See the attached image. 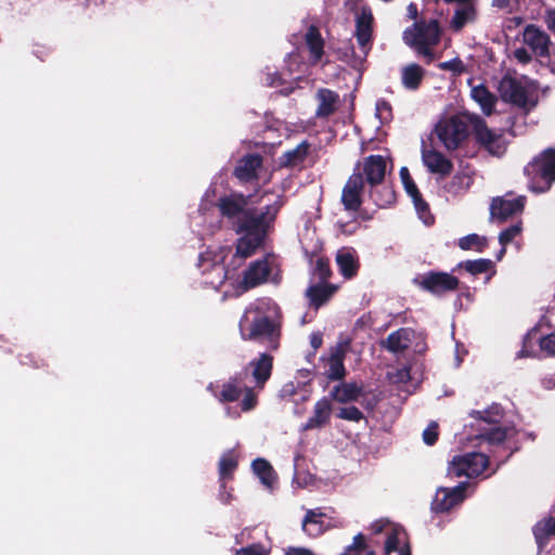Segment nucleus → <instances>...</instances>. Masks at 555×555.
<instances>
[{
    "label": "nucleus",
    "instance_id": "nucleus-1",
    "mask_svg": "<svg viewBox=\"0 0 555 555\" xmlns=\"http://www.w3.org/2000/svg\"><path fill=\"white\" fill-rule=\"evenodd\" d=\"M283 205L284 199L279 196L273 204L267 205L260 212L255 208L246 211L245 217L234 224L232 230L241 235L235 244L236 256L244 259L248 258L263 246L269 230Z\"/></svg>",
    "mask_w": 555,
    "mask_h": 555
},
{
    "label": "nucleus",
    "instance_id": "nucleus-2",
    "mask_svg": "<svg viewBox=\"0 0 555 555\" xmlns=\"http://www.w3.org/2000/svg\"><path fill=\"white\" fill-rule=\"evenodd\" d=\"M442 29L438 20L421 18L403 31L402 39L406 46L423 55L429 64L435 57L433 48L439 44Z\"/></svg>",
    "mask_w": 555,
    "mask_h": 555
},
{
    "label": "nucleus",
    "instance_id": "nucleus-3",
    "mask_svg": "<svg viewBox=\"0 0 555 555\" xmlns=\"http://www.w3.org/2000/svg\"><path fill=\"white\" fill-rule=\"evenodd\" d=\"M373 21V14L370 10H362L361 14L357 17L356 38L362 55L356 53L354 47L351 43L345 48L344 52L341 49L339 50L343 53L339 59L358 72H363L366 56L372 49Z\"/></svg>",
    "mask_w": 555,
    "mask_h": 555
},
{
    "label": "nucleus",
    "instance_id": "nucleus-4",
    "mask_svg": "<svg viewBox=\"0 0 555 555\" xmlns=\"http://www.w3.org/2000/svg\"><path fill=\"white\" fill-rule=\"evenodd\" d=\"M524 173L528 178L530 191L537 194L547 192L555 182V149L542 151L527 164Z\"/></svg>",
    "mask_w": 555,
    "mask_h": 555
},
{
    "label": "nucleus",
    "instance_id": "nucleus-5",
    "mask_svg": "<svg viewBox=\"0 0 555 555\" xmlns=\"http://www.w3.org/2000/svg\"><path fill=\"white\" fill-rule=\"evenodd\" d=\"M240 327L245 340H266L272 349H278L280 339V326L269 315L256 309L254 318L249 320L246 315L241 320Z\"/></svg>",
    "mask_w": 555,
    "mask_h": 555
},
{
    "label": "nucleus",
    "instance_id": "nucleus-6",
    "mask_svg": "<svg viewBox=\"0 0 555 555\" xmlns=\"http://www.w3.org/2000/svg\"><path fill=\"white\" fill-rule=\"evenodd\" d=\"M246 372H238L222 385L218 400L222 403L235 402L244 395L240 406L243 412L254 410L258 404V393L255 388L245 385Z\"/></svg>",
    "mask_w": 555,
    "mask_h": 555
},
{
    "label": "nucleus",
    "instance_id": "nucleus-7",
    "mask_svg": "<svg viewBox=\"0 0 555 555\" xmlns=\"http://www.w3.org/2000/svg\"><path fill=\"white\" fill-rule=\"evenodd\" d=\"M435 133L446 150L455 151L468 138L469 131L465 120L451 116L435 126Z\"/></svg>",
    "mask_w": 555,
    "mask_h": 555
},
{
    "label": "nucleus",
    "instance_id": "nucleus-8",
    "mask_svg": "<svg viewBox=\"0 0 555 555\" xmlns=\"http://www.w3.org/2000/svg\"><path fill=\"white\" fill-rule=\"evenodd\" d=\"M250 195H245L240 192H232L229 195L220 196L216 203L219 215L225 219L231 229L234 228L236 222L241 221L251 208L248 207Z\"/></svg>",
    "mask_w": 555,
    "mask_h": 555
},
{
    "label": "nucleus",
    "instance_id": "nucleus-9",
    "mask_svg": "<svg viewBox=\"0 0 555 555\" xmlns=\"http://www.w3.org/2000/svg\"><path fill=\"white\" fill-rule=\"evenodd\" d=\"M489 465L487 455L479 452H472L454 456L449 466V474L454 477L466 476L474 478L481 475Z\"/></svg>",
    "mask_w": 555,
    "mask_h": 555
},
{
    "label": "nucleus",
    "instance_id": "nucleus-10",
    "mask_svg": "<svg viewBox=\"0 0 555 555\" xmlns=\"http://www.w3.org/2000/svg\"><path fill=\"white\" fill-rule=\"evenodd\" d=\"M499 91L503 101L520 108L532 109L538 104V99H531L522 83L513 77H504L500 81Z\"/></svg>",
    "mask_w": 555,
    "mask_h": 555
},
{
    "label": "nucleus",
    "instance_id": "nucleus-11",
    "mask_svg": "<svg viewBox=\"0 0 555 555\" xmlns=\"http://www.w3.org/2000/svg\"><path fill=\"white\" fill-rule=\"evenodd\" d=\"M459 284L460 281L456 276L440 271H429L418 282L422 289L436 296L456 291Z\"/></svg>",
    "mask_w": 555,
    "mask_h": 555
},
{
    "label": "nucleus",
    "instance_id": "nucleus-12",
    "mask_svg": "<svg viewBox=\"0 0 555 555\" xmlns=\"http://www.w3.org/2000/svg\"><path fill=\"white\" fill-rule=\"evenodd\" d=\"M473 133L476 142L491 155L501 156L505 152L506 146L502 134L491 130L483 119H476L473 125Z\"/></svg>",
    "mask_w": 555,
    "mask_h": 555
},
{
    "label": "nucleus",
    "instance_id": "nucleus-13",
    "mask_svg": "<svg viewBox=\"0 0 555 555\" xmlns=\"http://www.w3.org/2000/svg\"><path fill=\"white\" fill-rule=\"evenodd\" d=\"M527 198L519 195L515 198H506V196H498L491 201L490 216L498 222H504L513 216L524 211Z\"/></svg>",
    "mask_w": 555,
    "mask_h": 555
},
{
    "label": "nucleus",
    "instance_id": "nucleus-14",
    "mask_svg": "<svg viewBox=\"0 0 555 555\" xmlns=\"http://www.w3.org/2000/svg\"><path fill=\"white\" fill-rule=\"evenodd\" d=\"M271 274V266L267 257L251 261L244 270L240 288L244 292L264 284Z\"/></svg>",
    "mask_w": 555,
    "mask_h": 555
},
{
    "label": "nucleus",
    "instance_id": "nucleus-15",
    "mask_svg": "<svg viewBox=\"0 0 555 555\" xmlns=\"http://www.w3.org/2000/svg\"><path fill=\"white\" fill-rule=\"evenodd\" d=\"M466 489L467 482H461L451 489L439 488L431 502V511L437 514L449 512L464 501Z\"/></svg>",
    "mask_w": 555,
    "mask_h": 555
},
{
    "label": "nucleus",
    "instance_id": "nucleus-16",
    "mask_svg": "<svg viewBox=\"0 0 555 555\" xmlns=\"http://www.w3.org/2000/svg\"><path fill=\"white\" fill-rule=\"evenodd\" d=\"M386 160L382 155H370L364 158L362 166L358 164L353 172L362 175L364 184L375 186L385 180Z\"/></svg>",
    "mask_w": 555,
    "mask_h": 555
},
{
    "label": "nucleus",
    "instance_id": "nucleus-17",
    "mask_svg": "<svg viewBox=\"0 0 555 555\" xmlns=\"http://www.w3.org/2000/svg\"><path fill=\"white\" fill-rule=\"evenodd\" d=\"M364 190V180L359 172H352L348 178L341 192V204L347 211H359L362 201V193Z\"/></svg>",
    "mask_w": 555,
    "mask_h": 555
},
{
    "label": "nucleus",
    "instance_id": "nucleus-18",
    "mask_svg": "<svg viewBox=\"0 0 555 555\" xmlns=\"http://www.w3.org/2000/svg\"><path fill=\"white\" fill-rule=\"evenodd\" d=\"M422 162L430 173L437 175L440 179L450 176L454 168L452 160L444 154L425 145L422 147Z\"/></svg>",
    "mask_w": 555,
    "mask_h": 555
},
{
    "label": "nucleus",
    "instance_id": "nucleus-19",
    "mask_svg": "<svg viewBox=\"0 0 555 555\" xmlns=\"http://www.w3.org/2000/svg\"><path fill=\"white\" fill-rule=\"evenodd\" d=\"M272 371L273 357L270 353L262 352L258 358L253 359L242 372H246L247 374L250 372L255 382L253 388H255V390H262L266 383L271 377Z\"/></svg>",
    "mask_w": 555,
    "mask_h": 555
},
{
    "label": "nucleus",
    "instance_id": "nucleus-20",
    "mask_svg": "<svg viewBox=\"0 0 555 555\" xmlns=\"http://www.w3.org/2000/svg\"><path fill=\"white\" fill-rule=\"evenodd\" d=\"M522 39L537 56L545 57L548 54L550 36L538 26L527 25L524 29Z\"/></svg>",
    "mask_w": 555,
    "mask_h": 555
},
{
    "label": "nucleus",
    "instance_id": "nucleus-21",
    "mask_svg": "<svg viewBox=\"0 0 555 555\" xmlns=\"http://www.w3.org/2000/svg\"><path fill=\"white\" fill-rule=\"evenodd\" d=\"M262 156L260 154H247L242 157L234 168L233 175L241 182H250L258 178L257 170L262 166Z\"/></svg>",
    "mask_w": 555,
    "mask_h": 555
},
{
    "label": "nucleus",
    "instance_id": "nucleus-22",
    "mask_svg": "<svg viewBox=\"0 0 555 555\" xmlns=\"http://www.w3.org/2000/svg\"><path fill=\"white\" fill-rule=\"evenodd\" d=\"M337 286L328 282H319L310 285L306 289V297L309 300V306L319 309L324 306L336 293Z\"/></svg>",
    "mask_w": 555,
    "mask_h": 555
},
{
    "label": "nucleus",
    "instance_id": "nucleus-23",
    "mask_svg": "<svg viewBox=\"0 0 555 555\" xmlns=\"http://www.w3.org/2000/svg\"><path fill=\"white\" fill-rule=\"evenodd\" d=\"M325 513L322 508L308 509L301 522L302 531L310 538H318L326 532L331 527L323 521Z\"/></svg>",
    "mask_w": 555,
    "mask_h": 555
},
{
    "label": "nucleus",
    "instance_id": "nucleus-24",
    "mask_svg": "<svg viewBox=\"0 0 555 555\" xmlns=\"http://www.w3.org/2000/svg\"><path fill=\"white\" fill-rule=\"evenodd\" d=\"M336 263L339 273L346 279H353L359 271L360 262L353 249L341 248L336 254Z\"/></svg>",
    "mask_w": 555,
    "mask_h": 555
},
{
    "label": "nucleus",
    "instance_id": "nucleus-25",
    "mask_svg": "<svg viewBox=\"0 0 555 555\" xmlns=\"http://www.w3.org/2000/svg\"><path fill=\"white\" fill-rule=\"evenodd\" d=\"M476 18L477 9L475 0H469L468 2H463L456 5L454 15L450 22V27L452 30L459 33L466 26V24L475 22Z\"/></svg>",
    "mask_w": 555,
    "mask_h": 555
},
{
    "label": "nucleus",
    "instance_id": "nucleus-26",
    "mask_svg": "<svg viewBox=\"0 0 555 555\" xmlns=\"http://www.w3.org/2000/svg\"><path fill=\"white\" fill-rule=\"evenodd\" d=\"M345 357L346 349L343 345L338 344L331 349V353L327 359L328 369L326 371V377L330 380L344 379L346 375V367L344 364Z\"/></svg>",
    "mask_w": 555,
    "mask_h": 555
},
{
    "label": "nucleus",
    "instance_id": "nucleus-27",
    "mask_svg": "<svg viewBox=\"0 0 555 555\" xmlns=\"http://www.w3.org/2000/svg\"><path fill=\"white\" fill-rule=\"evenodd\" d=\"M332 404L328 399L322 398L314 404L313 415L304 424V430L322 428L330 422Z\"/></svg>",
    "mask_w": 555,
    "mask_h": 555
},
{
    "label": "nucleus",
    "instance_id": "nucleus-28",
    "mask_svg": "<svg viewBox=\"0 0 555 555\" xmlns=\"http://www.w3.org/2000/svg\"><path fill=\"white\" fill-rule=\"evenodd\" d=\"M311 144L305 140L296 147L283 153L280 158V164L285 168H296L304 165L308 155L310 154Z\"/></svg>",
    "mask_w": 555,
    "mask_h": 555
},
{
    "label": "nucleus",
    "instance_id": "nucleus-29",
    "mask_svg": "<svg viewBox=\"0 0 555 555\" xmlns=\"http://www.w3.org/2000/svg\"><path fill=\"white\" fill-rule=\"evenodd\" d=\"M411 330L401 327L390 333L385 340L380 343L382 347L392 353H400L410 347Z\"/></svg>",
    "mask_w": 555,
    "mask_h": 555
},
{
    "label": "nucleus",
    "instance_id": "nucleus-30",
    "mask_svg": "<svg viewBox=\"0 0 555 555\" xmlns=\"http://www.w3.org/2000/svg\"><path fill=\"white\" fill-rule=\"evenodd\" d=\"M319 105L315 116L319 118H327L336 112L339 95L330 89H319L317 93Z\"/></svg>",
    "mask_w": 555,
    "mask_h": 555
},
{
    "label": "nucleus",
    "instance_id": "nucleus-31",
    "mask_svg": "<svg viewBox=\"0 0 555 555\" xmlns=\"http://www.w3.org/2000/svg\"><path fill=\"white\" fill-rule=\"evenodd\" d=\"M369 195L375 205L379 208H386L396 203L397 194L391 184L382 182L375 186H370Z\"/></svg>",
    "mask_w": 555,
    "mask_h": 555
},
{
    "label": "nucleus",
    "instance_id": "nucleus-32",
    "mask_svg": "<svg viewBox=\"0 0 555 555\" xmlns=\"http://www.w3.org/2000/svg\"><path fill=\"white\" fill-rule=\"evenodd\" d=\"M405 531L398 527H392L387 531L386 541L384 545L385 555H390L395 551H399L398 555H412L409 542H405L401 547V537H405Z\"/></svg>",
    "mask_w": 555,
    "mask_h": 555
},
{
    "label": "nucleus",
    "instance_id": "nucleus-33",
    "mask_svg": "<svg viewBox=\"0 0 555 555\" xmlns=\"http://www.w3.org/2000/svg\"><path fill=\"white\" fill-rule=\"evenodd\" d=\"M306 44L310 52V60L313 64L321 61L324 54V40L319 28L311 25L305 36Z\"/></svg>",
    "mask_w": 555,
    "mask_h": 555
},
{
    "label": "nucleus",
    "instance_id": "nucleus-34",
    "mask_svg": "<svg viewBox=\"0 0 555 555\" xmlns=\"http://www.w3.org/2000/svg\"><path fill=\"white\" fill-rule=\"evenodd\" d=\"M424 77V68L416 63H411L404 66L401 72L402 85L408 90H417L421 87Z\"/></svg>",
    "mask_w": 555,
    "mask_h": 555
},
{
    "label": "nucleus",
    "instance_id": "nucleus-35",
    "mask_svg": "<svg viewBox=\"0 0 555 555\" xmlns=\"http://www.w3.org/2000/svg\"><path fill=\"white\" fill-rule=\"evenodd\" d=\"M362 393V388L356 383H343L331 391L332 398L340 403L357 401Z\"/></svg>",
    "mask_w": 555,
    "mask_h": 555
},
{
    "label": "nucleus",
    "instance_id": "nucleus-36",
    "mask_svg": "<svg viewBox=\"0 0 555 555\" xmlns=\"http://www.w3.org/2000/svg\"><path fill=\"white\" fill-rule=\"evenodd\" d=\"M472 98L480 105L485 115L490 116L494 112L496 96L489 89L479 85L472 89Z\"/></svg>",
    "mask_w": 555,
    "mask_h": 555
},
{
    "label": "nucleus",
    "instance_id": "nucleus-37",
    "mask_svg": "<svg viewBox=\"0 0 555 555\" xmlns=\"http://www.w3.org/2000/svg\"><path fill=\"white\" fill-rule=\"evenodd\" d=\"M238 466V460L233 450L225 452L219 461L220 487L225 489V480L233 478V473Z\"/></svg>",
    "mask_w": 555,
    "mask_h": 555
},
{
    "label": "nucleus",
    "instance_id": "nucleus-38",
    "mask_svg": "<svg viewBox=\"0 0 555 555\" xmlns=\"http://www.w3.org/2000/svg\"><path fill=\"white\" fill-rule=\"evenodd\" d=\"M251 467L254 473L260 479V481L268 488H272L276 480V474L272 465L262 457H258L253 461Z\"/></svg>",
    "mask_w": 555,
    "mask_h": 555
},
{
    "label": "nucleus",
    "instance_id": "nucleus-39",
    "mask_svg": "<svg viewBox=\"0 0 555 555\" xmlns=\"http://www.w3.org/2000/svg\"><path fill=\"white\" fill-rule=\"evenodd\" d=\"M533 534L540 547H543L551 537L555 535V517H547L540 520L533 527Z\"/></svg>",
    "mask_w": 555,
    "mask_h": 555
},
{
    "label": "nucleus",
    "instance_id": "nucleus-40",
    "mask_svg": "<svg viewBox=\"0 0 555 555\" xmlns=\"http://www.w3.org/2000/svg\"><path fill=\"white\" fill-rule=\"evenodd\" d=\"M459 268L464 269L472 275H478L491 271L488 280L495 273L493 261L485 258L462 261L459 263Z\"/></svg>",
    "mask_w": 555,
    "mask_h": 555
},
{
    "label": "nucleus",
    "instance_id": "nucleus-41",
    "mask_svg": "<svg viewBox=\"0 0 555 555\" xmlns=\"http://www.w3.org/2000/svg\"><path fill=\"white\" fill-rule=\"evenodd\" d=\"M473 183V178L466 172H456L443 186L444 191L452 195L465 193Z\"/></svg>",
    "mask_w": 555,
    "mask_h": 555
},
{
    "label": "nucleus",
    "instance_id": "nucleus-42",
    "mask_svg": "<svg viewBox=\"0 0 555 555\" xmlns=\"http://www.w3.org/2000/svg\"><path fill=\"white\" fill-rule=\"evenodd\" d=\"M477 430L479 434L476 435V438L487 441L490 444H500L506 439L507 436L506 429L501 426H490L487 428L478 426Z\"/></svg>",
    "mask_w": 555,
    "mask_h": 555
},
{
    "label": "nucleus",
    "instance_id": "nucleus-43",
    "mask_svg": "<svg viewBox=\"0 0 555 555\" xmlns=\"http://www.w3.org/2000/svg\"><path fill=\"white\" fill-rule=\"evenodd\" d=\"M457 246L462 250H476L482 253L488 247V240L486 236H480L476 233L468 234L459 240Z\"/></svg>",
    "mask_w": 555,
    "mask_h": 555
},
{
    "label": "nucleus",
    "instance_id": "nucleus-44",
    "mask_svg": "<svg viewBox=\"0 0 555 555\" xmlns=\"http://www.w3.org/2000/svg\"><path fill=\"white\" fill-rule=\"evenodd\" d=\"M469 415L477 421L476 425H472V427L476 428L479 426L481 427V423H485L487 425H494L500 422L501 414L498 410H483V411H476L473 410Z\"/></svg>",
    "mask_w": 555,
    "mask_h": 555
},
{
    "label": "nucleus",
    "instance_id": "nucleus-45",
    "mask_svg": "<svg viewBox=\"0 0 555 555\" xmlns=\"http://www.w3.org/2000/svg\"><path fill=\"white\" fill-rule=\"evenodd\" d=\"M312 275L319 280V282H328L332 276V270L330 266V259L325 256H319L315 260Z\"/></svg>",
    "mask_w": 555,
    "mask_h": 555
},
{
    "label": "nucleus",
    "instance_id": "nucleus-46",
    "mask_svg": "<svg viewBox=\"0 0 555 555\" xmlns=\"http://www.w3.org/2000/svg\"><path fill=\"white\" fill-rule=\"evenodd\" d=\"M438 68L441 70L451 72L454 76H461L466 72V66L464 62L459 57H454L452 60L441 62L438 64Z\"/></svg>",
    "mask_w": 555,
    "mask_h": 555
},
{
    "label": "nucleus",
    "instance_id": "nucleus-47",
    "mask_svg": "<svg viewBox=\"0 0 555 555\" xmlns=\"http://www.w3.org/2000/svg\"><path fill=\"white\" fill-rule=\"evenodd\" d=\"M336 416L340 420L357 423L364 418L363 413L354 405L340 408L339 411L336 413Z\"/></svg>",
    "mask_w": 555,
    "mask_h": 555
},
{
    "label": "nucleus",
    "instance_id": "nucleus-48",
    "mask_svg": "<svg viewBox=\"0 0 555 555\" xmlns=\"http://www.w3.org/2000/svg\"><path fill=\"white\" fill-rule=\"evenodd\" d=\"M522 227L521 221L509 225L508 228L501 231L499 235V242L501 245L509 244L517 235L521 233Z\"/></svg>",
    "mask_w": 555,
    "mask_h": 555
},
{
    "label": "nucleus",
    "instance_id": "nucleus-49",
    "mask_svg": "<svg viewBox=\"0 0 555 555\" xmlns=\"http://www.w3.org/2000/svg\"><path fill=\"white\" fill-rule=\"evenodd\" d=\"M399 173L405 192L411 197L417 195L420 193V190L416 186L413 178L411 177L409 169L406 167H402Z\"/></svg>",
    "mask_w": 555,
    "mask_h": 555
},
{
    "label": "nucleus",
    "instance_id": "nucleus-50",
    "mask_svg": "<svg viewBox=\"0 0 555 555\" xmlns=\"http://www.w3.org/2000/svg\"><path fill=\"white\" fill-rule=\"evenodd\" d=\"M412 201L420 217L424 220L425 223H429L427 219V215H430L429 205L423 198L421 192L417 195L412 196Z\"/></svg>",
    "mask_w": 555,
    "mask_h": 555
},
{
    "label": "nucleus",
    "instance_id": "nucleus-51",
    "mask_svg": "<svg viewBox=\"0 0 555 555\" xmlns=\"http://www.w3.org/2000/svg\"><path fill=\"white\" fill-rule=\"evenodd\" d=\"M439 437V427L436 422H431L423 431V441L427 446H434Z\"/></svg>",
    "mask_w": 555,
    "mask_h": 555
},
{
    "label": "nucleus",
    "instance_id": "nucleus-52",
    "mask_svg": "<svg viewBox=\"0 0 555 555\" xmlns=\"http://www.w3.org/2000/svg\"><path fill=\"white\" fill-rule=\"evenodd\" d=\"M539 346L542 351L555 356V332L539 338Z\"/></svg>",
    "mask_w": 555,
    "mask_h": 555
},
{
    "label": "nucleus",
    "instance_id": "nucleus-53",
    "mask_svg": "<svg viewBox=\"0 0 555 555\" xmlns=\"http://www.w3.org/2000/svg\"><path fill=\"white\" fill-rule=\"evenodd\" d=\"M262 81L267 87H280L284 83V79L279 72H270L269 69L263 73Z\"/></svg>",
    "mask_w": 555,
    "mask_h": 555
},
{
    "label": "nucleus",
    "instance_id": "nucleus-54",
    "mask_svg": "<svg viewBox=\"0 0 555 555\" xmlns=\"http://www.w3.org/2000/svg\"><path fill=\"white\" fill-rule=\"evenodd\" d=\"M376 114L380 120H388L392 118V108L386 100H379L376 103Z\"/></svg>",
    "mask_w": 555,
    "mask_h": 555
},
{
    "label": "nucleus",
    "instance_id": "nucleus-55",
    "mask_svg": "<svg viewBox=\"0 0 555 555\" xmlns=\"http://www.w3.org/2000/svg\"><path fill=\"white\" fill-rule=\"evenodd\" d=\"M235 555H268V553L264 551L261 544L254 543L237 550Z\"/></svg>",
    "mask_w": 555,
    "mask_h": 555
},
{
    "label": "nucleus",
    "instance_id": "nucleus-56",
    "mask_svg": "<svg viewBox=\"0 0 555 555\" xmlns=\"http://www.w3.org/2000/svg\"><path fill=\"white\" fill-rule=\"evenodd\" d=\"M366 550L365 537L362 533H358L353 537V542L347 547V552H362Z\"/></svg>",
    "mask_w": 555,
    "mask_h": 555
},
{
    "label": "nucleus",
    "instance_id": "nucleus-57",
    "mask_svg": "<svg viewBox=\"0 0 555 555\" xmlns=\"http://www.w3.org/2000/svg\"><path fill=\"white\" fill-rule=\"evenodd\" d=\"M514 55L516 60L522 64H528L531 61V54L525 48L515 50Z\"/></svg>",
    "mask_w": 555,
    "mask_h": 555
},
{
    "label": "nucleus",
    "instance_id": "nucleus-58",
    "mask_svg": "<svg viewBox=\"0 0 555 555\" xmlns=\"http://www.w3.org/2000/svg\"><path fill=\"white\" fill-rule=\"evenodd\" d=\"M285 555H314V553L307 547L289 546L285 551Z\"/></svg>",
    "mask_w": 555,
    "mask_h": 555
},
{
    "label": "nucleus",
    "instance_id": "nucleus-59",
    "mask_svg": "<svg viewBox=\"0 0 555 555\" xmlns=\"http://www.w3.org/2000/svg\"><path fill=\"white\" fill-rule=\"evenodd\" d=\"M538 333L537 328H532L530 332L527 333V335L524 337V347L520 351V357H527L529 356V352L526 351L527 345L531 340L533 336H535Z\"/></svg>",
    "mask_w": 555,
    "mask_h": 555
},
{
    "label": "nucleus",
    "instance_id": "nucleus-60",
    "mask_svg": "<svg viewBox=\"0 0 555 555\" xmlns=\"http://www.w3.org/2000/svg\"><path fill=\"white\" fill-rule=\"evenodd\" d=\"M547 28L555 34V10H548L545 16Z\"/></svg>",
    "mask_w": 555,
    "mask_h": 555
},
{
    "label": "nucleus",
    "instance_id": "nucleus-61",
    "mask_svg": "<svg viewBox=\"0 0 555 555\" xmlns=\"http://www.w3.org/2000/svg\"><path fill=\"white\" fill-rule=\"evenodd\" d=\"M323 338L320 333H313L310 337V345L313 349H319L322 346Z\"/></svg>",
    "mask_w": 555,
    "mask_h": 555
},
{
    "label": "nucleus",
    "instance_id": "nucleus-62",
    "mask_svg": "<svg viewBox=\"0 0 555 555\" xmlns=\"http://www.w3.org/2000/svg\"><path fill=\"white\" fill-rule=\"evenodd\" d=\"M295 393V386L293 383L285 384L282 388L283 397H292Z\"/></svg>",
    "mask_w": 555,
    "mask_h": 555
},
{
    "label": "nucleus",
    "instance_id": "nucleus-63",
    "mask_svg": "<svg viewBox=\"0 0 555 555\" xmlns=\"http://www.w3.org/2000/svg\"><path fill=\"white\" fill-rule=\"evenodd\" d=\"M408 16L411 18V20H416L417 18V15H418V12H417V7L415 3H410L408 5Z\"/></svg>",
    "mask_w": 555,
    "mask_h": 555
},
{
    "label": "nucleus",
    "instance_id": "nucleus-64",
    "mask_svg": "<svg viewBox=\"0 0 555 555\" xmlns=\"http://www.w3.org/2000/svg\"><path fill=\"white\" fill-rule=\"evenodd\" d=\"M548 57L547 66L550 70L555 74V49H553L552 52L548 51V54L546 55Z\"/></svg>",
    "mask_w": 555,
    "mask_h": 555
}]
</instances>
